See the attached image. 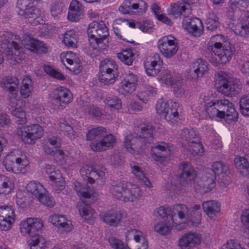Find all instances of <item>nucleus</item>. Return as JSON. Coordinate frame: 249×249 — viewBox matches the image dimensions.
Instances as JSON below:
<instances>
[{"label": "nucleus", "mask_w": 249, "mask_h": 249, "mask_svg": "<svg viewBox=\"0 0 249 249\" xmlns=\"http://www.w3.org/2000/svg\"><path fill=\"white\" fill-rule=\"evenodd\" d=\"M190 211L187 207L184 204H177L175 205L173 208V218L177 214L180 219H186L189 216Z\"/></svg>", "instance_id": "nucleus-40"}, {"label": "nucleus", "mask_w": 249, "mask_h": 249, "mask_svg": "<svg viewBox=\"0 0 249 249\" xmlns=\"http://www.w3.org/2000/svg\"><path fill=\"white\" fill-rule=\"evenodd\" d=\"M206 28L208 30H210L211 31H213L217 29L219 24L218 18L216 16H214L213 18H208L206 21Z\"/></svg>", "instance_id": "nucleus-60"}, {"label": "nucleus", "mask_w": 249, "mask_h": 249, "mask_svg": "<svg viewBox=\"0 0 249 249\" xmlns=\"http://www.w3.org/2000/svg\"><path fill=\"white\" fill-rule=\"evenodd\" d=\"M50 12L53 18H58L59 16L62 12V8L61 4L58 2H55L51 6Z\"/></svg>", "instance_id": "nucleus-63"}, {"label": "nucleus", "mask_w": 249, "mask_h": 249, "mask_svg": "<svg viewBox=\"0 0 249 249\" xmlns=\"http://www.w3.org/2000/svg\"><path fill=\"white\" fill-rule=\"evenodd\" d=\"M125 216V213L115 210H110L100 214V217L105 223L113 226H118L122 218Z\"/></svg>", "instance_id": "nucleus-24"}, {"label": "nucleus", "mask_w": 249, "mask_h": 249, "mask_svg": "<svg viewBox=\"0 0 249 249\" xmlns=\"http://www.w3.org/2000/svg\"><path fill=\"white\" fill-rule=\"evenodd\" d=\"M117 67L111 60H104L100 65V74L99 80L105 85H109L114 83L117 74Z\"/></svg>", "instance_id": "nucleus-9"}, {"label": "nucleus", "mask_w": 249, "mask_h": 249, "mask_svg": "<svg viewBox=\"0 0 249 249\" xmlns=\"http://www.w3.org/2000/svg\"><path fill=\"white\" fill-rule=\"evenodd\" d=\"M160 52L166 58H171L177 53L178 48L172 36H165L160 38L158 42Z\"/></svg>", "instance_id": "nucleus-16"}, {"label": "nucleus", "mask_w": 249, "mask_h": 249, "mask_svg": "<svg viewBox=\"0 0 249 249\" xmlns=\"http://www.w3.org/2000/svg\"><path fill=\"white\" fill-rule=\"evenodd\" d=\"M4 165L7 171H13L14 166L16 164L18 169L22 170L28 164V161L26 156L22 151L18 149H14L10 152L3 161Z\"/></svg>", "instance_id": "nucleus-8"}, {"label": "nucleus", "mask_w": 249, "mask_h": 249, "mask_svg": "<svg viewBox=\"0 0 249 249\" xmlns=\"http://www.w3.org/2000/svg\"><path fill=\"white\" fill-rule=\"evenodd\" d=\"M12 184L5 176H0V194H7L11 192Z\"/></svg>", "instance_id": "nucleus-48"}, {"label": "nucleus", "mask_w": 249, "mask_h": 249, "mask_svg": "<svg viewBox=\"0 0 249 249\" xmlns=\"http://www.w3.org/2000/svg\"><path fill=\"white\" fill-rule=\"evenodd\" d=\"M146 8L147 4L142 0H126L119 7V11L124 14L142 15Z\"/></svg>", "instance_id": "nucleus-12"}, {"label": "nucleus", "mask_w": 249, "mask_h": 249, "mask_svg": "<svg viewBox=\"0 0 249 249\" xmlns=\"http://www.w3.org/2000/svg\"><path fill=\"white\" fill-rule=\"evenodd\" d=\"M154 129L155 127L151 124H143L140 127V132L138 135L145 142L150 143L153 141Z\"/></svg>", "instance_id": "nucleus-33"}, {"label": "nucleus", "mask_w": 249, "mask_h": 249, "mask_svg": "<svg viewBox=\"0 0 249 249\" xmlns=\"http://www.w3.org/2000/svg\"><path fill=\"white\" fill-rule=\"evenodd\" d=\"M49 178L51 180L54 181L52 186L55 193H59L65 189V182L60 174H57L56 176H50Z\"/></svg>", "instance_id": "nucleus-39"}, {"label": "nucleus", "mask_w": 249, "mask_h": 249, "mask_svg": "<svg viewBox=\"0 0 249 249\" xmlns=\"http://www.w3.org/2000/svg\"><path fill=\"white\" fill-rule=\"evenodd\" d=\"M181 136V138L186 141L188 145L195 141V139L199 138L198 135L194 130L189 129L187 128L182 130Z\"/></svg>", "instance_id": "nucleus-44"}, {"label": "nucleus", "mask_w": 249, "mask_h": 249, "mask_svg": "<svg viewBox=\"0 0 249 249\" xmlns=\"http://www.w3.org/2000/svg\"><path fill=\"white\" fill-rule=\"evenodd\" d=\"M43 226L41 220L39 218H28L21 222V232L31 237L28 241L31 249H45V240L42 236L39 235Z\"/></svg>", "instance_id": "nucleus-2"}, {"label": "nucleus", "mask_w": 249, "mask_h": 249, "mask_svg": "<svg viewBox=\"0 0 249 249\" xmlns=\"http://www.w3.org/2000/svg\"><path fill=\"white\" fill-rule=\"evenodd\" d=\"M201 214L199 211H194L191 210L190 214L187 220L191 223V225L194 226H198L201 222Z\"/></svg>", "instance_id": "nucleus-51"}, {"label": "nucleus", "mask_w": 249, "mask_h": 249, "mask_svg": "<svg viewBox=\"0 0 249 249\" xmlns=\"http://www.w3.org/2000/svg\"><path fill=\"white\" fill-rule=\"evenodd\" d=\"M213 173L214 174V179L217 180L218 183L226 185L230 183V177L226 174V172H218L217 174H216V172Z\"/></svg>", "instance_id": "nucleus-56"}, {"label": "nucleus", "mask_w": 249, "mask_h": 249, "mask_svg": "<svg viewBox=\"0 0 249 249\" xmlns=\"http://www.w3.org/2000/svg\"><path fill=\"white\" fill-rule=\"evenodd\" d=\"M43 70L47 74L58 80H63L65 79V76L60 72L49 66H44Z\"/></svg>", "instance_id": "nucleus-57"}, {"label": "nucleus", "mask_w": 249, "mask_h": 249, "mask_svg": "<svg viewBox=\"0 0 249 249\" xmlns=\"http://www.w3.org/2000/svg\"><path fill=\"white\" fill-rule=\"evenodd\" d=\"M117 55L119 59L128 66L131 65L134 60V53L131 49L123 50Z\"/></svg>", "instance_id": "nucleus-42"}, {"label": "nucleus", "mask_w": 249, "mask_h": 249, "mask_svg": "<svg viewBox=\"0 0 249 249\" xmlns=\"http://www.w3.org/2000/svg\"><path fill=\"white\" fill-rule=\"evenodd\" d=\"M139 233H141V232L137 231L136 229H131L128 231L126 237H127L128 236H133L137 244L140 242L142 243L141 246L136 245L135 249H147V241Z\"/></svg>", "instance_id": "nucleus-38"}, {"label": "nucleus", "mask_w": 249, "mask_h": 249, "mask_svg": "<svg viewBox=\"0 0 249 249\" xmlns=\"http://www.w3.org/2000/svg\"><path fill=\"white\" fill-rule=\"evenodd\" d=\"M87 33L91 48L93 49H105L109 43V33L106 25L101 22L93 21L88 26Z\"/></svg>", "instance_id": "nucleus-3"}, {"label": "nucleus", "mask_w": 249, "mask_h": 249, "mask_svg": "<svg viewBox=\"0 0 249 249\" xmlns=\"http://www.w3.org/2000/svg\"><path fill=\"white\" fill-rule=\"evenodd\" d=\"M197 185L199 187L201 193H206L211 192L215 187V182L214 174L207 172L206 177L201 180L199 178V183Z\"/></svg>", "instance_id": "nucleus-28"}, {"label": "nucleus", "mask_w": 249, "mask_h": 249, "mask_svg": "<svg viewBox=\"0 0 249 249\" xmlns=\"http://www.w3.org/2000/svg\"><path fill=\"white\" fill-rule=\"evenodd\" d=\"M225 43L223 45L221 42H215L212 47V51L215 57L206 56L208 60L214 65L229 62L235 51L234 48L229 42Z\"/></svg>", "instance_id": "nucleus-5"}, {"label": "nucleus", "mask_w": 249, "mask_h": 249, "mask_svg": "<svg viewBox=\"0 0 249 249\" xmlns=\"http://www.w3.org/2000/svg\"><path fill=\"white\" fill-rule=\"evenodd\" d=\"M21 84L20 89V94L23 98H27L30 96L33 90V83L30 76L27 75L24 76Z\"/></svg>", "instance_id": "nucleus-34"}, {"label": "nucleus", "mask_w": 249, "mask_h": 249, "mask_svg": "<svg viewBox=\"0 0 249 249\" xmlns=\"http://www.w3.org/2000/svg\"><path fill=\"white\" fill-rule=\"evenodd\" d=\"M236 167L239 170H249V163L247 159L244 157H237L234 159Z\"/></svg>", "instance_id": "nucleus-55"}, {"label": "nucleus", "mask_w": 249, "mask_h": 249, "mask_svg": "<svg viewBox=\"0 0 249 249\" xmlns=\"http://www.w3.org/2000/svg\"><path fill=\"white\" fill-rule=\"evenodd\" d=\"M215 100L216 103V105H215L216 107L218 108L219 110V112L222 113V115H220V119H223L225 116L226 112L227 111V110H228L230 106H231L232 103L226 99H217Z\"/></svg>", "instance_id": "nucleus-46"}, {"label": "nucleus", "mask_w": 249, "mask_h": 249, "mask_svg": "<svg viewBox=\"0 0 249 249\" xmlns=\"http://www.w3.org/2000/svg\"><path fill=\"white\" fill-rule=\"evenodd\" d=\"M229 27L239 36H249V12H244L238 18H229Z\"/></svg>", "instance_id": "nucleus-7"}, {"label": "nucleus", "mask_w": 249, "mask_h": 249, "mask_svg": "<svg viewBox=\"0 0 249 249\" xmlns=\"http://www.w3.org/2000/svg\"><path fill=\"white\" fill-rule=\"evenodd\" d=\"M249 5L247 0H230L229 8L227 12V16L229 18H238L243 15Z\"/></svg>", "instance_id": "nucleus-17"}, {"label": "nucleus", "mask_w": 249, "mask_h": 249, "mask_svg": "<svg viewBox=\"0 0 249 249\" xmlns=\"http://www.w3.org/2000/svg\"><path fill=\"white\" fill-rule=\"evenodd\" d=\"M37 0H18L17 7L18 9V15L26 18L36 19L38 18L39 10L34 5Z\"/></svg>", "instance_id": "nucleus-13"}, {"label": "nucleus", "mask_w": 249, "mask_h": 249, "mask_svg": "<svg viewBox=\"0 0 249 249\" xmlns=\"http://www.w3.org/2000/svg\"><path fill=\"white\" fill-rule=\"evenodd\" d=\"M18 134L21 135L22 141L28 144H33L35 140L40 138L43 134V130L37 124L25 126L18 131Z\"/></svg>", "instance_id": "nucleus-11"}, {"label": "nucleus", "mask_w": 249, "mask_h": 249, "mask_svg": "<svg viewBox=\"0 0 249 249\" xmlns=\"http://www.w3.org/2000/svg\"><path fill=\"white\" fill-rule=\"evenodd\" d=\"M106 128L103 126H99L88 131L86 134L88 141L102 137L100 141L93 142L90 144V147L93 151H103L113 147L115 143V138L111 134H106Z\"/></svg>", "instance_id": "nucleus-4"}, {"label": "nucleus", "mask_w": 249, "mask_h": 249, "mask_svg": "<svg viewBox=\"0 0 249 249\" xmlns=\"http://www.w3.org/2000/svg\"><path fill=\"white\" fill-rule=\"evenodd\" d=\"M104 103L111 108L119 109L122 107L121 100L116 96H106L103 98Z\"/></svg>", "instance_id": "nucleus-43"}, {"label": "nucleus", "mask_w": 249, "mask_h": 249, "mask_svg": "<svg viewBox=\"0 0 249 249\" xmlns=\"http://www.w3.org/2000/svg\"><path fill=\"white\" fill-rule=\"evenodd\" d=\"M201 242L200 235L195 232L185 233L178 241V246L181 249H186L187 248H192L199 245Z\"/></svg>", "instance_id": "nucleus-25"}, {"label": "nucleus", "mask_w": 249, "mask_h": 249, "mask_svg": "<svg viewBox=\"0 0 249 249\" xmlns=\"http://www.w3.org/2000/svg\"><path fill=\"white\" fill-rule=\"evenodd\" d=\"M109 192L117 199L126 202H137L142 194L138 185L124 181H113Z\"/></svg>", "instance_id": "nucleus-1"}, {"label": "nucleus", "mask_w": 249, "mask_h": 249, "mask_svg": "<svg viewBox=\"0 0 249 249\" xmlns=\"http://www.w3.org/2000/svg\"><path fill=\"white\" fill-rule=\"evenodd\" d=\"M221 249H245L241 247L240 244L237 240H231L226 244L223 245Z\"/></svg>", "instance_id": "nucleus-64"}, {"label": "nucleus", "mask_w": 249, "mask_h": 249, "mask_svg": "<svg viewBox=\"0 0 249 249\" xmlns=\"http://www.w3.org/2000/svg\"><path fill=\"white\" fill-rule=\"evenodd\" d=\"M72 100L71 91L67 88L60 87L53 91V102L56 107L62 109L70 103Z\"/></svg>", "instance_id": "nucleus-15"}, {"label": "nucleus", "mask_w": 249, "mask_h": 249, "mask_svg": "<svg viewBox=\"0 0 249 249\" xmlns=\"http://www.w3.org/2000/svg\"><path fill=\"white\" fill-rule=\"evenodd\" d=\"M171 209L169 208H165L164 207H160L157 208L154 212V214L156 216H160L161 218L165 217H169L173 222H174L173 215L170 214Z\"/></svg>", "instance_id": "nucleus-52"}, {"label": "nucleus", "mask_w": 249, "mask_h": 249, "mask_svg": "<svg viewBox=\"0 0 249 249\" xmlns=\"http://www.w3.org/2000/svg\"><path fill=\"white\" fill-rule=\"evenodd\" d=\"M146 142L140 137L138 134L127 136L124 141V146L130 153L144 148Z\"/></svg>", "instance_id": "nucleus-18"}, {"label": "nucleus", "mask_w": 249, "mask_h": 249, "mask_svg": "<svg viewBox=\"0 0 249 249\" xmlns=\"http://www.w3.org/2000/svg\"><path fill=\"white\" fill-rule=\"evenodd\" d=\"M199 178L197 172H181L178 177V181L185 187H191L192 185L197 188L196 185L199 183Z\"/></svg>", "instance_id": "nucleus-27"}, {"label": "nucleus", "mask_w": 249, "mask_h": 249, "mask_svg": "<svg viewBox=\"0 0 249 249\" xmlns=\"http://www.w3.org/2000/svg\"><path fill=\"white\" fill-rule=\"evenodd\" d=\"M191 70L195 78L201 77L208 70V63L201 58L197 59L193 63Z\"/></svg>", "instance_id": "nucleus-31"}, {"label": "nucleus", "mask_w": 249, "mask_h": 249, "mask_svg": "<svg viewBox=\"0 0 249 249\" xmlns=\"http://www.w3.org/2000/svg\"><path fill=\"white\" fill-rule=\"evenodd\" d=\"M49 221L57 228V231L60 233H65L71 230V226L66 218L62 215L52 214L50 216Z\"/></svg>", "instance_id": "nucleus-26"}, {"label": "nucleus", "mask_w": 249, "mask_h": 249, "mask_svg": "<svg viewBox=\"0 0 249 249\" xmlns=\"http://www.w3.org/2000/svg\"><path fill=\"white\" fill-rule=\"evenodd\" d=\"M0 218L15 220V214L13 210L8 206H2L0 207Z\"/></svg>", "instance_id": "nucleus-50"}, {"label": "nucleus", "mask_w": 249, "mask_h": 249, "mask_svg": "<svg viewBox=\"0 0 249 249\" xmlns=\"http://www.w3.org/2000/svg\"><path fill=\"white\" fill-rule=\"evenodd\" d=\"M11 113L14 116L18 118L17 122L20 124H25L26 122L25 114L22 108L18 107L16 109H13L10 111Z\"/></svg>", "instance_id": "nucleus-54"}, {"label": "nucleus", "mask_w": 249, "mask_h": 249, "mask_svg": "<svg viewBox=\"0 0 249 249\" xmlns=\"http://www.w3.org/2000/svg\"><path fill=\"white\" fill-rule=\"evenodd\" d=\"M160 63L159 62V64H157V63L152 62L150 63L147 62L145 65V71L147 75L154 76L158 74L160 72L161 67L160 65Z\"/></svg>", "instance_id": "nucleus-47"}, {"label": "nucleus", "mask_w": 249, "mask_h": 249, "mask_svg": "<svg viewBox=\"0 0 249 249\" xmlns=\"http://www.w3.org/2000/svg\"><path fill=\"white\" fill-rule=\"evenodd\" d=\"M84 13L80 12L79 11H75L71 9H69L68 18L71 21H77L82 18Z\"/></svg>", "instance_id": "nucleus-62"}, {"label": "nucleus", "mask_w": 249, "mask_h": 249, "mask_svg": "<svg viewBox=\"0 0 249 249\" xmlns=\"http://www.w3.org/2000/svg\"><path fill=\"white\" fill-rule=\"evenodd\" d=\"M188 145L190 146V150L192 151L195 155L202 154L204 151L203 147L202 144L200 143L199 138L195 139V141Z\"/></svg>", "instance_id": "nucleus-58"}, {"label": "nucleus", "mask_w": 249, "mask_h": 249, "mask_svg": "<svg viewBox=\"0 0 249 249\" xmlns=\"http://www.w3.org/2000/svg\"><path fill=\"white\" fill-rule=\"evenodd\" d=\"M168 14L177 18L179 17L186 18L190 13V10L185 7L183 3L174 4L168 9Z\"/></svg>", "instance_id": "nucleus-30"}, {"label": "nucleus", "mask_w": 249, "mask_h": 249, "mask_svg": "<svg viewBox=\"0 0 249 249\" xmlns=\"http://www.w3.org/2000/svg\"><path fill=\"white\" fill-rule=\"evenodd\" d=\"M137 82L138 77L136 75L133 73L125 74L119 89L120 93L124 95L132 93L135 90Z\"/></svg>", "instance_id": "nucleus-20"}, {"label": "nucleus", "mask_w": 249, "mask_h": 249, "mask_svg": "<svg viewBox=\"0 0 249 249\" xmlns=\"http://www.w3.org/2000/svg\"><path fill=\"white\" fill-rule=\"evenodd\" d=\"M216 103L215 100L208 102H205V110L209 117L212 119H220L222 113L219 112L218 108L216 107Z\"/></svg>", "instance_id": "nucleus-35"}, {"label": "nucleus", "mask_w": 249, "mask_h": 249, "mask_svg": "<svg viewBox=\"0 0 249 249\" xmlns=\"http://www.w3.org/2000/svg\"><path fill=\"white\" fill-rule=\"evenodd\" d=\"M78 42V36L73 30L67 31L64 35L63 42L68 47L75 48Z\"/></svg>", "instance_id": "nucleus-37"}, {"label": "nucleus", "mask_w": 249, "mask_h": 249, "mask_svg": "<svg viewBox=\"0 0 249 249\" xmlns=\"http://www.w3.org/2000/svg\"><path fill=\"white\" fill-rule=\"evenodd\" d=\"M187 17L183 19L182 26L184 29L195 36H200L203 29L201 20L197 18H190Z\"/></svg>", "instance_id": "nucleus-19"}, {"label": "nucleus", "mask_w": 249, "mask_h": 249, "mask_svg": "<svg viewBox=\"0 0 249 249\" xmlns=\"http://www.w3.org/2000/svg\"><path fill=\"white\" fill-rule=\"evenodd\" d=\"M18 84L19 80L15 76H6L0 82V86L7 89L13 95L17 94Z\"/></svg>", "instance_id": "nucleus-29"}, {"label": "nucleus", "mask_w": 249, "mask_h": 249, "mask_svg": "<svg viewBox=\"0 0 249 249\" xmlns=\"http://www.w3.org/2000/svg\"><path fill=\"white\" fill-rule=\"evenodd\" d=\"M171 151L164 143H161L151 147V155L153 159L162 163L171 155Z\"/></svg>", "instance_id": "nucleus-21"}, {"label": "nucleus", "mask_w": 249, "mask_h": 249, "mask_svg": "<svg viewBox=\"0 0 249 249\" xmlns=\"http://www.w3.org/2000/svg\"><path fill=\"white\" fill-rule=\"evenodd\" d=\"M26 189L43 205L49 207H53L54 206L55 202L48 196L47 191L40 183L34 181H30L27 184Z\"/></svg>", "instance_id": "nucleus-10"}, {"label": "nucleus", "mask_w": 249, "mask_h": 249, "mask_svg": "<svg viewBox=\"0 0 249 249\" xmlns=\"http://www.w3.org/2000/svg\"><path fill=\"white\" fill-rule=\"evenodd\" d=\"M214 86L218 92L226 96H234L241 91L240 85L231 78H228L226 74L218 73Z\"/></svg>", "instance_id": "nucleus-6"}, {"label": "nucleus", "mask_w": 249, "mask_h": 249, "mask_svg": "<svg viewBox=\"0 0 249 249\" xmlns=\"http://www.w3.org/2000/svg\"><path fill=\"white\" fill-rule=\"evenodd\" d=\"M22 44L25 48L36 53H45L47 51V48L43 42L30 36H25L22 40Z\"/></svg>", "instance_id": "nucleus-22"}, {"label": "nucleus", "mask_w": 249, "mask_h": 249, "mask_svg": "<svg viewBox=\"0 0 249 249\" xmlns=\"http://www.w3.org/2000/svg\"><path fill=\"white\" fill-rule=\"evenodd\" d=\"M181 110V107L178 102L171 101L170 105L166 109V113L163 117L170 124H177L179 120V113Z\"/></svg>", "instance_id": "nucleus-23"}, {"label": "nucleus", "mask_w": 249, "mask_h": 249, "mask_svg": "<svg viewBox=\"0 0 249 249\" xmlns=\"http://www.w3.org/2000/svg\"><path fill=\"white\" fill-rule=\"evenodd\" d=\"M60 128L64 134L70 139H74L75 138V134L73 128L67 123H60Z\"/></svg>", "instance_id": "nucleus-53"}, {"label": "nucleus", "mask_w": 249, "mask_h": 249, "mask_svg": "<svg viewBox=\"0 0 249 249\" xmlns=\"http://www.w3.org/2000/svg\"><path fill=\"white\" fill-rule=\"evenodd\" d=\"M170 105V102H165L161 100L157 102L156 105V109L157 113L161 116L164 117L166 112V109Z\"/></svg>", "instance_id": "nucleus-59"}, {"label": "nucleus", "mask_w": 249, "mask_h": 249, "mask_svg": "<svg viewBox=\"0 0 249 249\" xmlns=\"http://www.w3.org/2000/svg\"><path fill=\"white\" fill-rule=\"evenodd\" d=\"M1 48L0 51L5 53L8 59L19 63L25 57L22 48L15 41H12L9 45L7 43H3Z\"/></svg>", "instance_id": "nucleus-14"}, {"label": "nucleus", "mask_w": 249, "mask_h": 249, "mask_svg": "<svg viewBox=\"0 0 249 249\" xmlns=\"http://www.w3.org/2000/svg\"><path fill=\"white\" fill-rule=\"evenodd\" d=\"M155 230L162 235H165L171 229V226L167 225L163 222H158L154 227Z\"/></svg>", "instance_id": "nucleus-61"}, {"label": "nucleus", "mask_w": 249, "mask_h": 249, "mask_svg": "<svg viewBox=\"0 0 249 249\" xmlns=\"http://www.w3.org/2000/svg\"><path fill=\"white\" fill-rule=\"evenodd\" d=\"M225 114L223 118L228 124L236 122L238 121V113L235 110L233 103L230 106L229 108Z\"/></svg>", "instance_id": "nucleus-45"}, {"label": "nucleus", "mask_w": 249, "mask_h": 249, "mask_svg": "<svg viewBox=\"0 0 249 249\" xmlns=\"http://www.w3.org/2000/svg\"><path fill=\"white\" fill-rule=\"evenodd\" d=\"M239 105L241 113L245 116H249V94L242 96Z\"/></svg>", "instance_id": "nucleus-49"}, {"label": "nucleus", "mask_w": 249, "mask_h": 249, "mask_svg": "<svg viewBox=\"0 0 249 249\" xmlns=\"http://www.w3.org/2000/svg\"><path fill=\"white\" fill-rule=\"evenodd\" d=\"M77 207L80 214L85 220H88L93 217L95 211L89 204H85V202L83 200L82 202L78 203Z\"/></svg>", "instance_id": "nucleus-36"}, {"label": "nucleus", "mask_w": 249, "mask_h": 249, "mask_svg": "<svg viewBox=\"0 0 249 249\" xmlns=\"http://www.w3.org/2000/svg\"><path fill=\"white\" fill-rule=\"evenodd\" d=\"M202 208L204 211L211 219H214L216 214L220 210L219 203L214 200H209L204 202L202 204Z\"/></svg>", "instance_id": "nucleus-32"}, {"label": "nucleus", "mask_w": 249, "mask_h": 249, "mask_svg": "<svg viewBox=\"0 0 249 249\" xmlns=\"http://www.w3.org/2000/svg\"><path fill=\"white\" fill-rule=\"evenodd\" d=\"M74 189L77 195L82 198L90 199L93 196V192L90 189L83 187L78 182L74 183Z\"/></svg>", "instance_id": "nucleus-41"}]
</instances>
